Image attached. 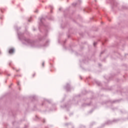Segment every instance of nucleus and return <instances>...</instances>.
Listing matches in <instances>:
<instances>
[{"label": "nucleus", "instance_id": "nucleus-1", "mask_svg": "<svg viewBox=\"0 0 128 128\" xmlns=\"http://www.w3.org/2000/svg\"><path fill=\"white\" fill-rule=\"evenodd\" d=\"M23 40L26 44H29L31 46H36V42L34 41L33 40H30L28 38H26V37H24Z\"/></svg>", "mask_w": 128, "mask_h": 128}, {"label": "nucleus", "instance_id": "nucleus-2", "mask_svg": "<svg viewBox=\"0 0 128 128\" xmlns=\"http://www.w3.org/2000/svg\"><path fill=\"white\" fill-rule=\"evenodd\" d=\"M65 88L67 92L70 90V85L68 84H66Z\"/></svg>", "mask_w": 128, "mask_h": 128}, {"label": "nucleus", "instance_id": "nucleus-3", "mask_svg": "<svg viewBox=\"0 0 128 128\" xmlns=\"http://www.w3.org/2000/svg\"><path fill=\"white\" fill-rule=\"evenodd\" d=\"M8 52L10 54H14V48L10 49Z\"/></svg>", "mask_w": 128, "mask_h": 128}, {"label": "nucleus", "instance_id": "nucleus-4", "mask_svg": "<svg viewBox=\"0 0 128 128\" xmlns=\"http://www.w3.org/2000/svg\"><path fill=\"white\" fill-rule=\"evenodd\" d=\"M96 84L98 86H102V84H100V82H96Z\"/></svg>", "mask_w": 128, "mask_h": 128}, {"label": "nucleus", "instance_id": "nucleus-5", "mask_svg": "<svg viewBox=\"0 0 128 128\" xmlns=\"http://www.w3.org/2000/svg\"><path fill=\"white\" fill-rule=\"evenodd\" d=\"M94 46H96V42H94Z\"/></svg>", "mask_w": 128, "mask_h": 128}, {"label": "nucleus", "instance_id": "nucleus-6", "mask_svg": "<svg viewBox=\"0 0 128 128\" xmlns=\"http://www.w3.org/2000/svg\"><path fill=\"white\" fill-rule=\"evenodd\" d=\"M72 6H76V3H73L72 4Z\"/></svg>", "mask_w": 128, "mask_h": 128}, {"label": "nucleus", "instance_id": "nucleus-7", "mask_svg": "<svg viewBox=\"0 0 128 128\" xmlns=\"http://www.w3.org/2000/svg\"><path fill=\"white\" fill-rule=\"evenodd\" d=\"M42 66L43 68L44 66V62H42Z\"/></svg>", "mask_w": 128, "mask_h": 128}, {"label": "nucleus", "instance_id": "nucleus-8", "mask_svg": "<svg viewBox=\"0 0 128 128\" xmlns=\"http://www.w3.org/2000/svg\"><path fill=\"white\" fill-rule=\"evenodd\" d=\"M50 8L53 9L54 7L52 6H50Z\"/></svg>", "mask_w": 128, "mask_h": 128}, {"label": "nucleus", "instance_id": "nucleus-9", "mask_svg": "<svg viewBox=\"0 0 128 128\" xmlns=\"http://www.w3.org/2000/svg\"><path fill=\"white\" fill-rule=\"evenodd\" d=\"M36 76V73H34V74L32 75V78H34Z\"/></svg>", "mask_w": 128, "mask_h": 128}, {"label": "nucleus", "instance_id": "nucleus-10", "mask_svg": "<svg viewBox=\"0 0 128 128\" xmlns=\"http://www.w3.org/2000/svg\"><path fill=\"white\" fill-rule=\"evenodd\" d=\"M20 69H19L18 70H16V72H20Z\"/></svg>", "mask_w": 128, "mask_h": 128}, {"label": "nucleus", "instance_id": "nucleus-11", "mask_svg": "<svg viewBox=\"0 0 128 128\" xmlns=\"http://www.w3.org/2000/svg\"><path fill=\"white\" fill-rule=\"evenodd\" d=\"M42 18H41V19L40 20V22H42Z\"/></svg>", "mask_w": 128, "mask_h": 128}, {"label": "nucleus", "instance_id": "nucleus-12", "mask_svg": "<svg viewBox=\"0 0 128 128\" xmlns=\"http://www.w3.org/2000/svg\"><path fill=\"white\" fill-rule=\"evenodd\" d=\"M104 54V52H101L100 54Z\"/></svg>", "mask_w": 128, "mask_h": 128}, {"label": "nucleus", "instance_id": "nucleus-13", "mask_svg": "<svg viewBox=\"0 0 128 128\" xmlns=\"http://www.w3.org/2000/svg\"><path fill=\"white\" fill-rule=\"evenodd\" d=\"M80 78L81 80L82 79V76H80Z\"/></svg>", "mask_w": 128, "mask_h": 128}, {"label": "nucleus", "instance_id": "nucleus-14", "mask_svg": "<svg viewBox=\"0 0 128 128\" xmlns=\"http://www.w3.org/2000/svg\"><path fill=\"white\" fill-rule=\"evenodd\" d=\"M18 86H20V82H18Z\"/></svg>", "mask_w": 128, "mask_h": 128}, {"label": "nucleus", "instance_id": "nucleus-15", "mask_svg": "<svg viewBox=\"0 0 128 128\" xmlns=\"http://www.w3.org/2000/svg\"><path fill=\"white\" fill-rule=\"evenodd\" d=\"M0 54H2V52H0Z\"/></svg>", "mask_w": 128, "mask_h": 128}, {"label": "nucleus", "instance_id": "nucleus-16", "mask_svg": "<svg viewBox=\"0 0 128 128\" xmlns=\"http://www.w3.org/2000/svg\"><path fill=\"white\" fill-rule=\"evenodd\" d=\"M86 106H90V104H86Z\"/></svg>", "mask_w": 128, "mask_h": 128}, {"label": "nucleus", "instance_id": "nucleus-17", "mask_svg": "<svg viewBox=\"0 0 128 128\" xmlns=\"http://www.w3.org/2000/svg\"><path fill=\"white\" fill-rule=\"evenodd\" d=\"M34 12H38V11H35Z\"/></svg>", "mask_w": 128, "mask_h": 128}, {"label": "nucleus", "instance_id": "nucleus-18", "mask_svg": "<svg viewBox=\"0 0 128 128\" xmlns=\"http://www.w3.org/2000/svg\"><path fill=\"white\" fill-rule=\"evenodd\" d=\"M14 76H18V75H15Z\"/></svg>", "mask_w": 128, "mask_h": 128}, {"label": "nucleus", "instance_id": "nucleus-19", "mask_svg": "<svg viewBox=\"0 0 128 128\" xmlns=\"http://www.w3.org/2000/svg\"><path fill=\"white\" fill-rule=\"evenodd\" d=\"M116 102V101H114L113 102Z\"/></svg>", "mask_w": 128, "mask_h": 128}, {"label": "nucleus", "instance_id": "nucleus-20", "mask_svg": "<svg viewBox=\"0 0 128 128\" xmlns=\"http://www.w3.org/2000/svg\"><path fill=\"white\" fill-rule=\"evenodd\" d=\"M9 66H10V63L9 64Z\"/></svg>", "mask_w": 128, "mask_h": 128}, {"label": "nucleus", "instance_id": "nucleus-21", "mask_svg": "<svg viewBox=\"0 0 128 128\" xmlns=\"http://www.w3.org/2000/svg\"><path fill=\"white\" fill-rule=\"evenodd\" d=\"M28 22H30V20H28Z\"/></svg>", "mask_w": 128, "mask_h": 128}, {"label": "nucleus", "instance_id": "nucleus-22", "mask_svg": "<svg viewBox=\"0 0 128 128\" xmlns=\"http://www.w3.org/2000/svg\"><path fill=\"white\" fill-rule=\"evenodd\" d=\"M10 86H12V84H11V85Z\"/></svg>", "mask_w": 128, "mask_h": 128}, {"label": "nucleus", "instance_id": "nucleus-23", "mask_svg": "<svg viewBox=\"0 0 128 128\" xmlns=\"http://www.w3.org/2000/svg\"><path fill=\"white\" fill-rule=\"evenodd\" d=\"M10 86H9V88H10Z\"/></svg>", "mask_w": 128, "mask_h": 128}, {"label": "nucleus", "instance_id": "nucleus-24", "mask_svg": "<svg viewBox=\"0 0 128 128\" xmlns=\"http://www.w3.org/2000/svg\"><path fill=\"white\" fill-rule=\"evenodd\" d=\"M34 30H36V29H34Z\"/></svg>", "mask_w": 128, "mask_h": 128}, {"label": "nucleus", "instance_id": "nucleus-25", "mask_svg": "<svg viewBox=\"0 0 128 128\" xmlns=\"http://www.w3.org/2000/svg\"><path fill=\"white\" fill-rule=\"evenodd\" d=\"M60 10V8L59 9Z\"/></svg>", "mask_w": 128, "mask_h": 128}, {"label": "nucleus", "instance_id": "nucleus-26", "mask_svg": "<svg viewBox=\"0 0 128 128\" xmlns=\"http://www.w3.org/2000/svg\"><path fill=\"white\" fill-rule=\"evenodd\" d=\"M95 2H96V0H95Z\"/></svg>", "mask_w": 128, "mask_h": 128}, {"label": "nucleus", "instance_id": "nucleus-27", "mask_svg": "<svg viewBox=\"0 0 128 128\" xmlns=\"http://www.w3.org/2000/svg\"><path fill=\"white\" fill-rule=\"evenodd\" d=\"M8 76H10V74H8Z\"/></svg>", "mask_w": 128, "mask_h": 128}, {"label": "nucleus", "instance_id": "nucleus-28", "mask_svg": "<svg viewBox=\"0 0 128 128\" xmlns=\"http://www.w3.org/2000/svg\"><path fill=\"white\" fill-rule=\"evenodd\" d=\"M5 82H6V81Z\"/></svg>", "mask_w": 128, "mask_h": 128}]
</instances>
